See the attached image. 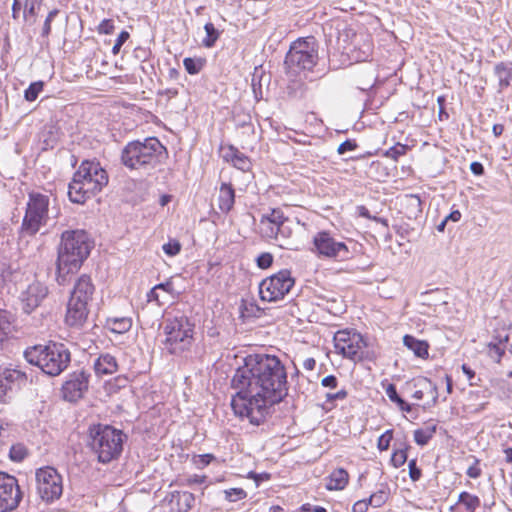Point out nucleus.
<instances>
[{
  "instance_id": "nucleus-2",
  "label": "nucleus",
  "mask_w": 512,
  "mask_h": 512,
  "mask_svg": "<svg viewBox=\"0 0 512 512\" xmlns=\"http://www.w3.org/2000/svg\"><path fill=\"white\" fill-rule=\"evenodd\" d=\"M91 248L84 230H66L61 234L56 263V281L59 285H66L70 281V275L81 268Z\"/></svg>"
},
{
  "instance_id": "nucleus-35",
  "label": "nucleus",
  "mask_w": 512,
  "mask_h": 512,
  "mask_svg": "<svg viewBox=\"0 0 512 512\" xmlns=\"http://www.w3.org/2000/svg\"><path fill=\"white\" fill-rule=\"evenodd\" d=\"M43 87V81L32 82L24 92L25 100L29 102L35 101L38 98L39 94L42 92Z\"/></svg>"
},
{
  "instance_id": "nucleus-10",
  "label": "nucleus",
  "mask_w": 512,
  "mask_h": 512,
  "mask_svg": "<svg viewBox=\"0 0 512 512\" xmlns=\"http://www.w3.org/2000/svg\"><path fill=\"white\" fill-rule=\"evenodd\" d=\"M50 197L47 194L31 191L28 194L25 215L20 227L22 236H35L49 220Z\"/></svg>"
},
{
  "instance_id": "nucleus-56",
  "label": "nucleus",
  "mask_w": 512,
  "mask_h": 512,
  "mask_svg": "<svg viewBox=\"0 0 512 512\" xmlns=\"http://www.w3.org/2000/svg\"><path fill=\"white\" fill-rule=\"evenodd\" d=\"M368 505H370V504L368 503V501L366 499L359 500L356 503H354V505L352 507V512H366L368 509Z\"/></svg>"
},
{
  "instance_id": "nucleus-31",
  "label": "nucleus",
  "mask_w": 512,
  "mask_h": 512,
  "mask_svg": "<svg viewBox=\"0 0 512 512\" xmlns=\"http://www.w3.org/2000/svg\"><path fill=\"white\" fill-rule=\"evenodd\" d=\"M458 502L465 505L467 512H475V510L480 506L479 497L466 491L460 493Z\"/></svg>"
},
{
  "instance_id": "nucleus-62",
  "label": "nucleus",
  "mask_w": 512,
  "mask_h": 512,
  "mask_svg": "<svg viewBox=\"0 0 512 512\" xmlns=\"http://www.w3.org/2000/svg\"><path fill=\"white\" fill-rule=\"evenodd\" d=\"M462 371L470 381V385H473L472 379L475 378V372L466 364L462 365Z\"/></svg>"
},
{
  "instance_id": "nucleus-36",
  "label": "nucleus",
  "mask_w": 512,
  "mask_h": 512,
  "mask_svg": "<svg viewBox=\"0 0 512 512\" xmlns=\"http://www.w3.org/2000/svg\"><path fill=\"white\" fill-rule=\"evenodd\" d=\"M488 355L496 363H500L503 355L505 354V348L502 343L498 341L491 342L488 344Z\"/></svg>"
},
{
  "instance_id": "nucleus-5",
  "label": "nucleus",
  "mask_w": 512,
  "mask_h": 512,
  "mask_svg": "<svg viewBox=\"0 0 512 512\" xmlns=\"http://www.w3.org/2000/svg\"><path fill=\"white\" fill-rule=\"evenodd\" d=\"M167 154L166 148L156 137L144 141H131L121 152V162L129 169L154 168Z\"/></svg>"
},
{
  "instance_id": "nucleus-61",
  "label": "nucleus",
  "mask_w": 512,
  "mask_h": 512,
  "mask_svg": "<svg viewBox=\"0 0 512 512\" xmlns=\"http://www.w3.org/2000/svg\"><path fill=\"white\" fill-rule=\"evenodd\" d=\"M11 390H12L11 387L5 386L4 383H0V401L1 402L7 401L8 392Z\"/></svg>"
},
{
  "instance_id": "nucleus-41",
  "label": "nucleus",
  "mask_w": 512,
  "mask_h": 512,
  "mask_svg": "<svg viewBox=\"0 0 512 512\" xmlns=\"http://www.w3.org/2000/svg\"><path fill=\"white\" fill-rule=\"evenodd\" d=\"M388 499V494L384 490H379L375 493H373L369 499H367L368 503L372 505L373 507H381Z\"/></svg>"
},
{
  "instance_id": "nucleus-44",
  "label": "nucleus",
  "mask_w": 512,
  "mask_h": 512,
  "mask_svg": "<svg viewBox=\"0 0 512 512\" xmlns=\"http://www.w3.org/2000/svg\"><path fill=\"white\" fill-rule=\"evenodd\" d=\"M407 461V449L396 450L391 457V463L394 467L399 468Z\"/></svg>"
},
{
  "instance_id": "nucleus-6",
  "label": "nucleus",
  "mask_w": 512,
  "mask_h": 512,
  "mask_svg": "<svg viewBox=\"0 0 512 512\" xmlns=\"http://www.w3.org/2000/svg\"><path fill=\"white\" fill-rule=\"evenodd\" d=\"M318 50V41L313 36L292 42L284 60L286 74L296 77L302 72L312 71L319 59Z\"/></svg>"
},
{
  "instance_id": "nucleus-48",
  "label": "nucleus",
  "mask_w": 512,
  "mask_h": 512,
  "mask_svg": "<svg viewBox=\"0 0 512 512\" xmlns=\"http://www.w3.org/2000/svg\"><path fill=\"white\" fill-rule=\"evenodd\" d=\"M385 393L391 402L395 404L402 403V398L398 395L396 386L393 383H389L385 387Z\"/></svg>"
},
{
  "instance_id": "nucleus-50",
  "label": "nucleus",
  "mask_w": 512,
  "mask_h": 512,
  "mask_svg": "<svg viewBox=\"0 0 512 512\" xmlns=\"http://www.w3.org/2000/svg\"><path fill=\"white\" fill-rule=\"evenodd\" d=\"M41 2L39 0H26L24 8V18L27 20L28 16H36V6Z\"/></svg>"
},
{
  "instance_id": "nucleus-26",
  "label": "nucleus",
  "mask_w": 512,
  "mask_h": 512,
  "mask_svg": "<svg viewBox=\"0 0 512 512\" xmlns=\"http://www.w3.org/2000/svg\"><path fill=\"white\" fill-rule=\"evenodd\" d=\"M349 475L346 470L339 468L334 470L326 483L328 490H342L348 484Z\"/></svg>"
},
{
  "instance_id": "nucleus-4",
  "label": "nucleus",
  "mask_w": 512,
  "mask_h": 512,
  "mask_svg": "<svg viewBox=\"0 0 512 512\" xmlns=\"http://www.w3.org/2000/svg\"><path fill=\"white\" fill-rule=\"evenodd\" d=\"M24 357L28 363L38 366L49 376L60 375L71 361L69 349L63 343L52 341L27 348Z\"/></svg>"
},
{
  "instance_id": "nucleus-18",
  "label": "nucleus",
  "mask_w": 512,
  "mask_h": 512,
  "mask_svg": "<svg viewBox=\"0 0 512 512\" xmlns=\"http://www.w3.org/2000/svg\"><path fill=\"white\" fill-rule=\"evenodd\" d=\"M89 315L88 303L69 299L65 321L73 328H83Z\"/></svg>"
},
{
  "instance_id": "nucleus-57",
  "label": "nucleus",
  "mask_w": 512,
  "mask_h": 512,
  "mask_svg": "<svg viewBox=\"0 0 512 512\" xmlns=\"http://www.w3.org/2000/svg\"><path fill=\"white\" fill-rule=\"evenodd\" d=\"M470 170L476 176H481L484 174V166L477 161H474L470 164Z\"/></svg>"
},
{
  "instance_id": "nucleus-20",
  "label": "nucleus",
  "mask_w": 512,
  "mask_h": 512,
  "mask_svg": "<svg viewBox=\"0 0 512 512\" xmlns=\"http://www.w3.org/2000/svg\"><path fill=\"white\" fill-rule=\"evenodd\" d=\"M93 367L98 376L112 375L118 371L117 360L109 353L100 354L94 361Z\"/></svg>"
},
{
  "instance_id": "nucleus-63",
  "label": "nucleus",
  "mask_w": 512,
  "mask_h": 512,
  "mask_svg": "<svg viewBox=\"0 0 512 512\" xmlns=\"http://www.w3.org/2000/svg\"><path fill=\"white\" fill-rule=\"evenodd\" d=\"M445 219L447 221L458 222L461 219V212L459 210L451 211L449 215L445 217Z\"/></svg>"
},
{
  "instance_id": "nucleus-11",
  "label": "nucleus",
  "mask_w": 512,
  "mask_h": 512,
  "mask_svg": "<svg viewBox=\"0 0 512 512\" xmlns=\"http://www.w3.org/2000/svg\"><path fill=\"white\" fill-rule=\"evenodd\" d=\"M334 347L338 354L353 362L374 361L376 355L366 350L368 344L363 335L354 329L339 330L335 333Z\"/></svg>"
},
{
  "instance_id": "nucleus-52",
  "label": "nucleus",
  "mask_w": 512,
  "mask_h": 512,
  "mask_svg": "<svg viewBox=\"0 0 512 512\" xmlns=\"http://www.w3.org/2000/svg\"><path fill=\"white\" fill-rule=\"evenodd\" d=\"M356 148H357V143L354 140L347 139L338 146L337 152L340 155H343L348 151L355 150Z\"/></svg>"
},
{
  "instance_id": "nucleus-47",
  "label": "nucleus",
  "mask_w": 512,
  "mask_h": 512,
  "mask_svg": "<svg viewBox=\"0 0 512 512\" xmlns=\"http://www.w3.org/2000/svg\"><path fill=\"white\" fill-rule=\"evenodd\" d=\"M129 37H130V34L127 31L123 30L120 32V34L118 35V37L112 47V53L114 55H116L120 52L122 45L129 39Z\"/></svg>"
},
{
  "instance_id": "nucleus-64",
  "label": "nucleus",
  "mask_w": 512,
  "mask_h": 512,
  "mask_svg": "<svg viewBox=\"0 0 512 512\" xmlns=\"http://www.w3.org/2000/svg\"><path fill=\"white\" fill-rule=\"evenodd\" d=\"M51 20L50 19H45L44 21V25H43V28H42V37H48L50 32H51Z\"/></svg>"
},
{
  "instance_id": "nucleus-42",
  "label": "nucleus",
  "mask_w": 512,
  "mask_h": 512,
  "mask_svg": "<svg viewBox=\"0 0 512 512\" xmlns=\"http://www.w3.org/2000/svg\"><path fill=\"white\" fill-rule=\"evenodd\" d=\"M214 460L215 456L213 454L195 455L192 459L193 464L199 469L205 468Z\"/></svg>"
},
{
  "instance_id": "nucleus-24",
  "label": "nucleus",
  "mask_w": 512,
  "mask_h": 512,
  "mask_svg": "<svg viewBox=\"0 0 512 512\" xmlns=\"http://www.w3.org/2000/svg\"><path fill=\"white\" fill-rule=\"evenodd\" d=\"M171 496V502L175 503L178 512H188L194 506L195 496L191 492L175 491Z\"/></svg>"
},
{
  "instance_id": "nucleus-13",
  "label": "nucleus",
  "mask_w": 512,
  "mask_h": 512,
  "mask_svg": "<svg viewBox=\"0 0 512 512\" xmlns=\"http://www.w3.org/2000/svg\"><path fill=\"white\" fill-rule=\"evenodd\" d=\"M294 279L289 270H281L265 278L259 284V294L263 301L275 302L283 299L294 286Z\"/></svg>"
},
{
  "instance_id": "nucleus-7",
  "label": "nucleus",
  "mask_w": 512,
  "mask_h": 512,
  "mask_svg": "<svg viewBox=\"0 0 512 512\" xmlns=\"http://www.w3.org/2000/svg\"><path fill=\"white\" fill-rule=\"evenodd\" d=\"M124 436L121 430L98 424L90 428L89 445L99 462L109 463L120 456Z\"/></svg>"
},
{
  "instance_id": "nucleus-14",
  "label": "nucleus",
  "mask_w": 512,
  "mask_h": 512,
  "mask_svg": "<svg viewBox=\"0 0 512 512\" xmlns=\"http://www.w3.org/2000/svg\"><path fill=\"white\" fill-rule=\"evenodd\" d=\"M313 246V251L322 258L343 261L351 257L347 245L335 239L328 231L317 232L313 237Z\"/></svg>"
},
{
  "instance_id": "nucleus-32",
  "label": "nucleus",
  "mask_w": 512,
  "mask_h": 512,
  "mask_svg": "<svg viewBox=\"0 0 512 512\" xmlns=\"http://www.w3.org/2000/svg\"><path fill=\"white\" fill-rule=\"evenodd\" d=\"M230 151H231V160L233 162V165L242 171L248 170L250 167V161H249L248 157L246 155H244L243 153L239 152L233 146H230Z\"/></svg>"
},
{
  "instance_id": "nucleus-25",
  "label": "nucleus",
  "mask_w": 512,
  "mask_h": 512,
  "mask_svg": "<svg viewBox=\"0 0 512 512\" xmlns=\"http://www.w3.org/2000/svg\"><path fill=\"white\" fill-rule=\"evenodd\" d=\"M500 90L507 88L512 81V62H500L494 67Z\"/></svg>"
},
{
  "instance_id": "nucleus-27",
  "label": "nucleus",
  "mask_w": 512,
  "mask_h": 512,
  "mask_svg": "<svg viewBox=\"0 0 512 512\" xmlns=\"http://www.w3.org/2000/svg\"><path fill=\"white\" fill-rule=\"evenodd\" d=\"M436 431L437 424L428 423L425 425V427L414 431V441L418 445L424 446L428 444V442L432 439Z\"/></svg>"
},
{
  "instance_id": "nucleus-16",
  "label": "nucleus",
  "mask_w": 512,
  "mask_h": 512,
  "mask_svg": "<svg viewBox=\"0 0 512 512\" xmlns=\"http://www.w3.org/2000/svg\"><path fill=\"white\" fill-rule=\"evenodd\" d=\"M90 374L84 370L74 371L62 385L63 398L69 402H76L83 397L89 387Z\"/></svg>"
},
{
  "instance_id": "nucleus-45",
  "label": "nucleus",
  "mask_w": 512,
  "mask_h": 512,
  "mask_svg": "<svg viewBox=\"0 0 512 512\" xmlns=\"http://www.w3.org/2000/svg\"><path fill=\"white\" fill-rule=\"evenodd\" d=\"M393 438L392 430H387L384 432L379 438L377 442V447L380 451L388 450L390 446V442Z\"/></svg>"
},
{
  "instance_id": "nucleus-33",
  "label": "nucleus",
  "mask_w": 512,
  "mask_h": 512,
  "mask_svg": "<svg viewBox=\"0 0 512 512\" xmlns=\"http://www.w3.org/2000/svg\"><path fill=\"white\" fill-rule=\"evenodd\" d=\"M206 37L202 40V44L206 48H211L215 45L219 38V32L212 23H206L204 26Z\"/></svg>"
},
{
  "instance_id": "nucleus-37",
  "label": "nucleus",
  "mask_w": 512,
  "mask_h": 512,
  "mask_svg": "<svg viewBox=\"0 0 512 512\" xmlns=\"http://www.w3.org/2000/svg\"><path fill=\"white\" fill-rule=\"evenodd\" d=\"M27 454V448L21 443L12 445L9 451V457L14 462H21L25 459Z\"/></svg>"
},
{
  "instance_id": "nucleus-53",
  "label": "nucleus",
  "mask_w": 512,
  "mask_h": 512,
  "mask_svg": "<svg viewBox=\"0 0 512 512\" xmlns=\"http://www.w3.org/2000/svg\"><path fill=\"white\" fill-rule=\"evenodd\" d=\"M348 393L345 389H341L336 393H327L325 395L326 402L333 403L336 400H344L347 397Z\"/></svg>"
},
{
  "instance_id": "nucleus-49",
  "label": "nucleus",
  "mask_w": 512,
  "mask_h": 512,
  "mask_svg": "<svg viewBox=\"0 0 512 512\" xmlns=\"http://www.w3.org/2000/svg\"><path fill=\"white\" fill-rule=\"evenodd\" d=\"M114 22L111 19H103L98 25L97 31L100 34L109 35L114 31Z\"/></svg>"
},
{
  "instance_id": "nucleus-40",
  "label": "nucleus",
  "mask_w": 512,
  "mask_h": 512,
  "mask_svg": "<svg viewBox=\"0 0 512 512\" xmlns=\"http://www.w3.org/2000/svg\"><path fill=\"white\" fill-rule=\"evenodd\" d=\"M225 499L228 502H237L247 497V492L242 488L224 490Z\"/></svg>"
},
{
  "instance_id": "nucleus-59",
  "label": "nucleus",
  "mask_w": 512,
  "mask_h": 512,
  "mask_svg": "<svg viewBox=\"0 0 512 512\" xmlns=\"http://www.w3.org/2000/svg\"><path fill=\"white\" fill-rule=\"evenodd\" d=\"M206 478L205 475H193L188 477L186 481L188 485L202 484L205 482Z\"/></svg>"
},
{
  "instance_id": "nucleus-58",
  "label": "nucleus",
  "mask_w": 512,
  "mask_h": 512,
  "mask_svg": "<svg viewBox=\"0 0 512 512\" xmlns=\"http://www.w3.org/2000/svg\"><path fill=\"white\" fill-rule=\"evenodd\" d=\"M302 512H327L326 509L322 506H312L310 504H303L301 506Z\"/></svg>"
},
{
  "instance_id": "nucleus-30",
  "label": "nucleus",
  "mask_w": 512,
  "mask_h": 512,
  "mask_svg": "<svg viewBox=\"0 0 512 512\" xmlns=\"http://www.w3.org/2000/svg\"><path fill=\"white\" fill-rule=\"evenodd\" d=\"M108 325L113 333L122 334L127 332L131 328L132 321L130 318L127 317L113 318L108 319Z\"/></svg>"
},
{
  "instance_id": "nucleus-8",
  "label": "nucleus",
  "mask_w": 512,
  "mask_h": 512,
  "mask_svg": "<svg viewBox=\"0 0 512 512\" xmlns=\"http://www.w3.org/2000/svg\"><path fill=\"white\" fill-rule=\"evenodd\" d=\"M166 338L164 349L172 355H181L188 351L194 341L195 324L184 314L167 318L164 326Z\"/></svg>"
},
{
  "instance_id": "nucleus-29",
  "label": "nucleus",
  "mask_w": 512,
  "mask_h": 512,
  "mask_svg": "<svg viewBox=\"0 0 512 512\" xmlns=\"http://www.w3.org/2000/svg\"><path fill=\"white\" fill-rule=\"evenodd\" d=\"M13 315L7 310L0 309V343L4 342L11 333Z\"/></svg>"
},
{
  "instance_id": "nucleus-46",
  "label": "nucleus",
  "mask_w": 512,
  "mask_h": 512,
  "mask_svg": "<svg viewBox=\"0 0 512 512\" xmlns=\"http://www.w3.org/2000/svg\"><path fill=\"white\" fill-rule=\"evenodd\" d=\"M162 249L165 254L172 257L181 251V244L177 240H171L168 243H165Z\"/></svg>"
},
{
  "instance_id": "nucleus-1",
  "label": "nucleus",
  "mask_w": 512,
  "mask_h": 512,
  "mask_svg": "<svg viewBox=\"0 0 512 512\" xmlns=\"http://www.w3.org/2000/svg\"><path fill=\"white\" fill-rule=\"evenodd\" d=\"M231 387L236 390L231 400L234 413L260 425L271 408L288 395L286 367L276 355L249 354L236 369Z\"/></svg>"
},
{
  "instance_id": "nucleus-17",
  "label": "nucleus",
  "mask_w": 512,
  "mask_h": 512,
  "mask_svg": "<svg viewBox=\"0 0 512 512\" xmlns=\"http://www.w3.org/2000/svg\"><path fill=\"white\" fill-rule=\"evenodd\" d=\"M47 296L48 287L39 281H34L21 293L20 300L23 312L31 314Z\"/></svg>"
},
{
  "instance_id": "nucleus-34",
  "label": "nucleus",
  "mask_w": 512,
  "mask_h": 512,
  "mask_svg": "<svg viewBox=\"0 0 512 512\" xmlns=\"http://www.w3.org/2000/svg\"><path fill=\"white\" fill-rule=\"evenodd\" d=\"M415 386H419L421 388L419 390H416L412 394V397L414 399H416V400L423 399V397H424L423 389H425V390L430 389V390H433V391H436V389H437L436 385L433 384V382L431 380H429L428 378H426V377H422V378L417 379L416 382H415Z\"/></svg>"
},
{
  "instance_id": "nucleus-22",
  "label": "nucleus",
  "mask_w": 512,
  "mask_h": 512,
  "mask_svg": "<svg viewBox=\"0 0 512 512\" xmlns=\"http://www.w3.org/2000/svg\"><path fill=\"white\" fill-rule=\"evenodd\" d=\"M27 382L26 373L18 370L5 368L2 372H0V383H4L5 386H9L12 389L14 387L20 388L25 385Z\"/></svg>"
},
{
  "instance_id": "nucleus-39",
  "label": "nucleus",
  "mask_w": 512,
  "mask_h": 512,
  "mask_svg": "<svg viewBox=\"0 0 512 512\" xmlns=\"http://www.w3.org/2000/svg\"><path fill=\"white\" fill-rule=\"evenodd\" d=\"M183 65L185 67V70L191 74L195 75L200 72V70L203 67V61L201 59H194L187 57L183 60Z\"/></svg>"
},
{
  "instance_id": "nucleus-60",
  "label": "nucleus",
  "mask_w": 512,
  "mask_h": 512,
  "mask_svg": "<svg viewBox=\"0 0 512 512\" xmlns=\"http://www.w3.org/2000/svg\"><path fill=\"white\" fill-rule=\"evenodd\" d=\"M249 478H253L255 480V482L258 484L260 481L268 480L270 478V474H268V473L257 474L255 472H250Z\"/></svg>"
},
{
  "instance_id": "nucleus-3",
  "label": "nucleus",
  "mask_w": 512,
  "mask_h": 512,
  "mask_svg": "<svg viewBox=\"0 0 512 512\" xmlns=\"http://www.w3.org/2000/svg\"><path fill=\"white\" fill-rule=\"evenodd\" d=\"M108 184L107 172L99 162L85 160L74 173L68 186L71 202L83 204L100 192Z\"/></svg>"
},
{
  "instance_id": "nucleus-55",
  "label": "nucleus",
  "mask_w": 512,
  "mask_h": 512,
  "mask_svg": "<svg viewBox=\"0 0 512 512\" xmlns=\"http://www.w3.org/2000/svg\"><path fill=\"white\" fill-rule=\"evenodd\" d=\"M323 387L334 389L338 385V379L334 375H328L321 381Z\"/></svg>"
},
{
  "instance_id": "nucleus-21",
  "label": "nucleus",
  "mask_w": 512,
  "mask_h": 512,
  "mask_svg": "<svg viewBox=\"0 0 512 512\" xmlns=\"http://www.w3.org/2000/svg\"><path fill=\"white\" fill-rule=\"evenodd\" d=\"M235 203V190L230 183L223 182L219 188L218 207L223 213H229Z\"/></svg>"
},
{
  "instance_id": "nucleus-28",
  "label": "nucleus",
  "mask_w": 512,
  "mask_h": 512,
  "mask_svg": "<svg viewBox=\"0 0 512 512\" xmlns=\"http://www.w3.org/2000/svg\"><path fill=\"white\" fill-rule=\"evenodd\" d=\"M495 341L502 343L504 348L512 354V326H503L494 331Z\"/></svg>"
},
{
  "instance_id": "nucleus-23",
  "label": "nucleus",
  "mask_w": 512,
  "mask_h": 512,
  "mask_svg": "<svg viewBox=\"0 0 512 512\" xmlns=\"http://www.w3.org/2000/svg\"><path fill=\"white\" fill-rule=\"evenodd\" d=\"M403 344L411 350L415 356L426 359L429 356V345L424 340H419L412 335H405L403 337Z\"/></svg>"
},
{
  "instance_id": "nucleus-12",
  "label": "nucleus",
  "mask_w": 512,
  "mask_h": 512,
  "mask_svg": "<svg viewBox=\"0 0 512 512\" xmlns=\"http://www.w3.org/2000/svg\"><path fill=\"white\" fill-rule=\"evenodd\" d=\"M36 484L39 497L46 503L59 499L63 493L62 476L51 466L37 469Z\"/></svg>"
},
{
  "instance_id": "nucleus-54",
  "label": "nucleus",
  "mask_w": 512,
  "mask_h": 512,
  "mask_svg": "<svg viewBox=\"0 0 512 512\" xmlns=\"http://www.w3.org/2000/svg\"><path fill=\"white\" fill-rule=\"evenodd\" d=\"M481 469L479 467V460L478 459H474V463L469 466V468L467 469V472L466 474L470 477V478H473V479H477L481 476Z\"/></svg>"
},
{
  "instance_id": "nucleus-43",
  "label": "nucleus",
  "mask_w": 512,
  "mask_h": 512,
  "mask_svg": "<svg viewBox=\"0 0 512 512\" xmlns=\"http://www.w3.org/2000/svg\"><path fill=\"white\" fill-rule=\"evenodd\" d=\"M273 255L269 252H263L256 258V264L260 269H267L273 264Z\"/></svg>"
},
{
  "instance_id": "nucleus-15",
  "label": "nucleus",
  "mask_w": 512,
  "mask_h": 512,
  "mask_svg": "<svg viewBox=\"0 0 512 512\" xmlns=\"http://www.w3.org/2000/svg\"><path fill=\"white\" fill-rule=\"evenodd\" d=\"M22 499L23 492L16 477L0 471V512L15 510Z\"/></svg>"
},
{
  "instance_id": "nucleus-19",
  "label": "nucleus",
  "mask_w": 512,
  "mask_h": 512,
  "mask_svg": "<svg viewBox=\"0 0 512 512\" xmlns=\"http://www.w3.org/2000/svg\"><path fill=\"white\" fill-rule=\"evenodd\" d=\"M95 292V286L89 275H81L75 282L70 299L89 303Z\"/></svg>"
},
{
  "instance_id": "nucleus-51",
  "label": "nucleus",
  "mask_w": 512,
  "mask_h": 512,
  "mask_svg": "<svg viewBox=\"0 0 512 512\" xmlns=\"http://www.w3.org/2000/svg\"><path fill=\"white\" fill-rule=\"evenodd\" d=\"M409 476L412 481H418L421 478V469L417 467L415 459H412L408 463Z\"/></svg>"
},
{
  "instance_id": "nucleus-9",
  "label": "nucleus",
  "mask_w": 512,
  "mask_h": 512,
  "mask_svg": "<svg viewBox=\"0 0 512 512\" xmlns=\"http://www.w3.org/2000/svg\"><path fill=\"white\" fill-rule=\"evenodd\" d=\"M259 233L262 238L274 240L282 249L295 250L297 248L292 239V221L284 216L281 209H272L269 214L262 215L259 222Z\"/></svg>"
},
{
  "instance_id": "nucleus-38",
  "label": "nucleus",
  "mask_w": 512,
  "mask_h": 512,
  "mask_svg": "<svg viewBox=\"0 0 512 512\" xmlns=\"http://www.w3.org/2000/svg\"><path fill=\"white\" fill-rule=\"evenodd\" d=\"M408 145L397 143L394 146L390 147L384 155L388 158H391L394 161H398L399 158L405 155L408 151Z\"/></svg>"
}]
</instances>
